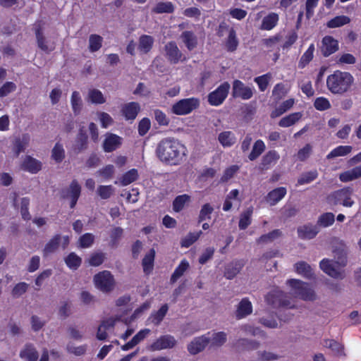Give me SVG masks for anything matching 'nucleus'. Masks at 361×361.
Listing matches in <instances>:
<instances>
[{
	"label": "nucleus",
	"mask_w": 361,
	"mask_h": 361,
	"mask_svg": "<svg viewBox=\"0 0 361 361\" xmlns=\"http://www.w3.org/2000/svg\"><path fill=\"white\" fill-rule=\"evenodd\" d=\"M319 232V230L317 227V224L313 225L312 224H308L298 228V237L304 240H310L314 238Z\"/></svg>",
	"instance_id": "obj_18"
},
{
	"label": "nucleus",
	"mask_w": 361,
	"mask_h": 361,
	"mask_svg": "<svg viewBox=\"0 0 361 361\" xmlns=\"http://www.w3.org/2000/svg\"><path fill=\"white\" fill-rule=\"evenodd\" d=\"M252 207H248L240 216L238 227L240 230L246 229L252 223Z\"/></svg>",
	"instance_id": "obj_36"
},
{
	"label": "nucleus",
	"mask_w": 361,
	"mask_h": 361,
	"mask_svg": "<svg viewBox=\"0 0 361 361\" xmlns=\"http://www.w3.org/2000/svg\"><path fill=\"white\" fill-rule=\"evenodd\" d=\"M302 117L300 112H295L283 117L279 122V126L282 128H287L294 125Z\"/></svg>",
	"instance_id": "obj_39"
},
{
	"label": "nucleus",
	"mask_w": 361,
	"mask_h": 361,
	"mask_svg": "<svg viewBox=\"0 0 361 361\" xmlns=\"http://www.w3.org/2000/svg\"><path fill=\"white\" fill-rule=\"evenodd\" d=\"M353 192V188L344 187L330 193L327 196V202L334 206L342 205L345 207H351L355 203L352 199Z\"/></svg>",
	"instance_id": "obj_3"
},
{
	"label": "nucleus",
	"mask_w": 361,
	"mask_h": 361,
	"mask_svg": "<svg viewBox=\"0 0 361 361\" xmlns=\"http://www.w3.org/2000/svg\"><path fill=\"white\" fill-rule=\"evenodd\" d=\"M281 234L282 232L279 229H274L267 234L262 235L259 238L257 239L256 242L258 244L272 242L277 238L280 237Z\"/></svg>",
	"instance_id": "obj_54"
},
{
	"label": "nucleus",
	"mask_w": 361,
	"mask_h": 361,
	"mask_svg": "<svg viewBox=\"0 0 361 361\" xmlns=\"http://www.w3.org/2000/svg\"><path fill=\"white\" fill-rule=\"evenodd\" d=\"M319 176L316 169L302 173L297 180V185L309 184L316 180Z\"/></svg>",
	"instance_id": "obj_38"
},
{
	"label": "nucleus",
	"mask_w": 361,
	"mask_h": 361,
	"mask_svg": "<svg viewBox=\"0 0 361 361\" xmlns=\"http://www.w3.org/2000/svg\"><path fill=\"white\" fill-rule=\"evenodd\" d=\"M239 41L236 36L235 30L232 27L229 30L228 38L226 41V48L228 51H235L238 47Z\"/></svg>",
	"instance_id": "obj_43"
},
{
	"label": "nucleus",
	"mask_w": 361,
	"mask_h": 361,
	"mask_svg": "<svg viewBox=\"0 0 361 361\" xmlns=\"http://www.w3.org/2000/svg\"><path fill=\"white\" fill-rule=\"evenodd\" d=\"M35 32L38 47L44 51H48L49 48L47 44L46 39L43 35L41 27L38 26L37 27H36Z\"/></svg>",
	"instance_id": "obj_58"
},
{
	"label": "nucleus",
	"mask_w": 361,
	"mask_h": 361,
	"mask_svg": "<svg viewBox=\"0 0 361 361\" xmlns=\"http://www.w3.org/2000/svg\"><path fill=\"white\" fill-rule=\"evenodd\" d=\"M314 45L311 44L302 55L298 62V68H304L312 60L314 56Z\"/></svg>",
	"instance_id": "obj_44"
},
{
	"label": "nucleus",
	"mask_w": 361,
	"mask_h": 361,
	"mask_svg": "<svg viewBox=\"0 0 361 361\" xmlns=\"http://www.w3.org/2000/svg\"><path fill=\"white\" fill-rule=\"evenodd\" d=\"M209 342V338L206 336L195 338L193 341L188 345V350L190 354L196 355L202 351Z\"/></svg>",
	"instance_id": "obj_15"
},
{
	"label": "nucleus",
	"mask_w": 361,
	"mask_h": 361,
	"mask_svg": "<svg viewBox=\"0 0 361 361\" xmlns=\"http://www.w3.org/2000/svg\"><path fill=\"white\" fill-rule=\"evenodd\" d=\"M361 177V165L339 174V180L342 183H348Z\"/></svg>",
	"instance_id": "obj_22"
},
{
	"label": "nucleus",
	"mask_w": 361,
	"mask_h": 361,
	"mask_svg": "<svg viewBox=\"0 0 361 361\" xmlns=\"http://www.w3.org/2000/svg\"><path fill=\"white\" fill-rule=\"evenodd\" d=\"M106 255L102 252H96L92 253L88 259V263L92 267H99L104 261Z\"/></svg>",
	"instance_id": "obj_60"
},
{
	"label": "nucleus",
	"mask_w": 361,
	"mask_h": 361,
	"mask_svg": "<svg viewBox=\"0 0 361 361\" xmlns=\"http://www.w3.org/2000/svg\"><path fill=\"white\" fill-rule=\"evenodd\" d=\"M279 159L280 155L276 150H269L262 157L261 164L263 169H268L271 165L275 164Z\"/></svg>",
	"instance_id": "obj_29"
},
{
	"label": "nucleus",
	"mask_w": 361,
	"mask_h": 361,
	"mask_svg": "<svg viewBox=\"0 0 361 361\" xmlns=\"http://www.w3.org/2000/svg\"><path fill=\"white\" fill-rule=\"evenodd\" d=\"M314 108L320 111H326L331 107L329 100L324 97H319L314 102Z\"/></svg>",
	"instance_id": "obj_59"
},
{
	"label": "nucleus",
	"mask_w": 361,
	"mask_h": 361,
	"mask_svg": "<svg viewBox=\"0 0 361 361\" xmlns=\"http://www.w3.org/2000/svg\"><path fill=\"white\" fill-rule=\"evenodd\" d=\"M271 76L270 73H266L262 75L256 77L254 81L257 84L258 87L261 92L267 90Z\"/></svg>",
	"instance_id": "obj_61"
},
{
	"label": "nucleus",
	"mask_w": 361,
	"mask_h": 361,
	"mask_svg": "<svg viewBox=\"0 0 361 361\" xmlns=\"http://www.w3.org/2000/svg\"><path fill=\"white\" fill-rule=\"evenodd\" d=\"M232 96L234 98L248 100L252 97L253 91L251 87L246 86L241 80L236 79L233 82Z\"/></svg>",
	"instance_id": "obj_9"
},
{
	"label": "nucleus",
	"mask_w": 361,
	"mask_h": 361,
	"mask_svg": "<svg viewBox=\"0 0 361 361\" xmlns=\"http://www.w3.org/2000/svg\"><path fill=\"white\" fill-rule=\"evenodd\" d=\"M183 42L189 51L193 50L197 46V37L192 31H184L180 35Z\"/></svg>",
	"instance_id": "obj_27"
},
{
	"label": "nucleus",
	"mask_w": 361,
	"mask_h": 361,
	"mask_svg": "<svg viewBox=\"0 0 361 361\" xmlns=\"http://www.w3.org/2000/svg\"><path fill=\"white\" fill-rule=\"evenodd\" d=\"M339 49L338 41L332 36L326 35L322 38L321 45V52L324 57L336 52Z\"/></svg>",
	"instance_id": "obj_12"
},
{
	"label": "nucleus",
	"mask_w": 361,
	"mask_h": 361,
	"mask_svg": "<svg viewBox=\"0 0 361 361\" xmlns=\"http://www.w3.org/2000/svg\"><path fill=\"white\" fill-rule=\"evenodd\" d=\"M243 260H233L225 267L224 276L227 279H233L244 267Z\"/></svg>",
	"instance_id": "obj_19"
},
{
	"label": "nucleus",
	"mask_w": 361,
	"mask_h": 361,
	"mask_svg": "<svg viewBox=\"0 0 361 361\" xmlns=\"http://www.w3.org/2000/svg\"><path fill=\"white\" fill-rule=\"evenodd\" d=\"M87 135L86 132L80 128L75 138V145H74V150L79 153L87 148Z\"/></svg>",
	"instance_id": "obj_24"
},
{
	"label": "nucleus",
	"mask_w": 361,
	"mask_h": 361,
	"mask_svg": "<svg viewBox=\"0 0 361 361\" xmlns=\"http://www.w3.org/2000/svg\"><path fill=\"white\" fill-rule=\"evenodd\" d=\"M42 164L40 161L30 155H26L20 164V169L32 174H36L41 171Z\"/></svg>",
	"instance_id": "obj_14"
},
{
	"label": "nucleus",
	"mask_w": 361,
	"mask_h": 361,
	"mask_svg": "<svg viewBox=\"0 0 361 361\" xmlns=\"http://www.w3.org/2000/svg\"><path fill=\"white\" fill-rule=\"evenodd\" d=\"M202 233V232L201 231L193 233L190 232L186 236L181 239L180 243L181 247L188 248L191 246L199 239Z\"/></svg>",
	"instance_id": "obj_47"
},
{
	"label": "nucleus",
	"mask_w": 361,
	"mask_h": 361,
	"mask_svg": "<svg viewBox=\"0 0 361 361\" xmlns=\"http://www.w3.org/2000/svg\"><path fill=\"white\" fill-rule=\"evenodd\" d=\"M94 282L96 287L103 293L112 291L115 286V279L109 271H102L95 274Z\"/></svg>",
	"instance_id": "obj_6"
},
{
	"label": "nucleus",
	"mask_w": 361,
	"mask_h": 361,
	"mask_svg": "<svg viewBox=\"0 0 361 361\" xmlns=\"http://www.w3.org/2000/svg\"><path fill=\"white\" fill-rule=\"evenodd\" d=\"M140 111V106L137 102H130L121 107L122 115L128 121H134Z\"/></svg>",
	"instance_id": "obj_16"
},
{
	"label": "nucleus",
	"mask_w": 361,
	"mask_h": 361,
	"mask_svg": "<svg viewBox=\"0 0 361 361\" xmlns=\"http://www.w3.org/2000/svg\"><path fill=\"white\" fill-rule=\"evenodd\" d=\"M176 340L170 334L163 335L154 341L149 346L152 351H159L164 349L173 348L176 345Z\"/></svg>",
	"instance_id": "obj_11"
},
{
	"label": "nucleus",
	"mask_w": 361,
	"mask_h": 361,
	"mask_svg": "<svg viewBox=\"0 0 361 361\" xmlns=\"http://www.w3.org/2000/svg\"><path fill=\"white\" fill-rule=\"evenodd\" d=\"M335 216L331 212H326L321 214L317 220V224L319 226L326 228L334 224Z\"/></svg>",
	"instance_id": "obj_49"
},
{
	"label": "nucleus",
	"mask_w": 361,
	"mask_h": 361,
	"mask_svg": "<svg viewBox=\"0 0 361 361\" xmlns=\"http://www.w3.org/2000/svg\"><path fill=\"white\" fill-rule=\"evenodd\" d=\"M20 357L27 361H37L39 354L32 344H26L24 349L20 352Z\"/></svg>",
	"instance_id": "obj_28"
},
{
	"label": "nucleus",
	"mask_w": 361,
	"mask_h": 361,
	"mask_svg": "<svg viewBox=\"0 0 361 361\" xmlns=\"http://www.w3.org/2000/svg\"><path fill=\"white\" fill-rule=\"evenodd\" d=\"M324 346L331 349V350L338 356L345 355L344 346L334 339L325 340Z\"/></svg>",
	"instance_id": "obj_48"
},
{
	"label": "nucleus",
	"mask_w": 361,
	"mask_h": 361,
	"mask_svg": "<svg viewBox=\"0 0 361 361\" xmlns=\"http://www.w3.org/2000/svg\"><path fill=\"white\" fill-rule=\"evenodd\" d=\"M231 85L228 82L221 83L215 90L208 94V102L210 105L218 106L223 104L228 97Z\"/></svg>",
	"instance_id": "obj_7"
},
{
	"label": "nucleus",
	"mask_w": 361,
	"mask_h": 361,
	"mask_svg": "<svg viewBox=\"0 0 361 361\" xmlns=\"http://www.w3.org/2000/svg\"><path fill=\"white\" fill-rule=\"evenodd\" d=\"M279 20L276 13H270L262 19L260 29L262 30H271L276 26Z\"/></svg>",
	"instance_id": "obj_23"
},
{
	"label": "nucleus",
	"mask_w": 361,
	"mask_h": 361,
	"mask_svg": "<svg viewBox=\"0 0 361 361\" xmlns=\"http://www.w3.org/2000/svg\"><path fill=\"white\" fill-rule=\"evenodd\" d=\"M61 240L60 234L54 235L45 245L43 252L44 255L54 252L59 247Z\"/></svg>",
	"instance_id": "obj_35"
},
{
	"label": "nucleus",
	"mask_w": 361,
	"mask_h": 361,
	"mask_svg": "<svg viewBox=\"0 0 361 361\" xmlns=\"http://www.w3.org/2000/svg\"><path fill=\"white\" fill-rule=\"evenodd\" d=\"M286 283L292 288L294 295L305 301H313L316 298V295L310 285L299 279H289Z\"/></svg>",
	"instance_id": "obj_4"
},
{
	"label": "nucleus",
	"mask_w": 361,
	"mask_h": 361,
	"mask_svg": "<svg viewBox=\"0 0 361 361\" xmlns=\"http://www.w3.org/2000/svg\"><path fill=\"white\" fill-rule=\"evenodd\" d=\"M164 51L167 60L171 64H177L180 61H184L186 59L185 56L182 59L183 55L174 41L166 43L164 46Z\"/></svg>",
	"instance_id": "obj_10"
},
{
	"label": "nucleus",
	"mask_w": 361,
	"mask_h": 361,
	"mask_svg": "<svg viewBox=\"0 0 361 361\" xmlns=\"http://www.w3.org/2000/svg\"><path fill=\"white\" fill-rule=\"evenodd\" d=\"M288 91L283 82L277 83L273 88L272 97L275 101L278 102L287 94Z\"/></svg>",
	"instance_id": "obj_55"
},
{
	"label": "nucleus",
	"mask_w": 361,
	"mask_h": 361,
	"mask_svg": "<svg viewBox=\"0 0 361 361\" xmlns=\"http://www.w3.org/2000/svg\"><path fill=\"white\" fill-rule=\"evenodd\" d=\"M174 6L171 1L159 2L152 9V12L157 14L172 13L174 11Z\"/></svg>",
	"instance_id": "obj_40"
},
{
	"label": "nucleus",
	"mask_w": 361,
	"mask_h": 361,
	"mask_svg": "<svg viewBox=\"0 0 361 361\" xmlns=\"http://www.w3.org/2000/svg\"><path fill=\"white\" fill-rule=\"evenodd\" d=\"M350 22L349 17L346 16H338L327 22V27L329 28L339 27Z\"/></svg>",
	"instance_id": "obj_52"
},
{
	"label": "nucleus",
	"mask_w": 361,
	"mask_h": 361,
	"mask_svg": "<svg viewBox=\"0 0 361 361\" xmlns=\"http://www.w3.org/2000/svg\"><path fill=\"white\" fill-rule=\"evenodd\" d=\"M169 310V306L167 304H164L161 306V307L157 310L153 312L149 317V320L155 326H158L161 324V322L164 319Z\"/></svg>",
	"instance_id": "obj_25"
},
{
	"label": "nucleus",
	"mask_w": 361,
	"mask_h": 361,
	"mask_svg": "<svg viewBox=\"0 0 361 361\" xmlns=\"http://www.w3.org/2000/svg\"><path fill=\"white\" fill-rule=\"evenodd\" d=\"M268 304L275 307L292 308L290 302L287 299L286 294L281 290H274L266 296Z\"/></svg>",
	"instance_id": "obj_8"
},
{
	"label": "nucleus",
	"mask_w": 361,
	"mask_h": 361,
	"mask_svg": "<svg viewBox=\"0 0 361 361\" xmlns=\"http://www.w3.org/2000/svg\"><path fill=\"white\" fill-rule=\"evenodd\" d=\"M213 212L214 208L209 203L203 204L198 216V223L200 224L207 219H210Z\"/></svg>",
	"instance_id": "obj_56"
},
{
	"label": "nucleus",
	"mask_w": 361,
	"mask_h": 361,
	"mask_svg": "<svg viewBox=\"0 0 361 361\" xmlns=\"http://www.w3.org/2000/svg\"><path fill=\"white\" fill-rule=\"evenodd\" d=\"M123 230L121 227H114L110 232V242L109 246L111 248H115L119 243V240L122 237Z\"/></svg>",
	"instance_id": "obj_51"
},
{
	"label": "nucleus",
	"mask_w": 361,
	"mask_h": 361,
	"mask_svg": "<svg viewBox=\"0 0 361 361\" xmlns=\"http://www.w3.org/2000/svg\"><path fill=\"white\" fill-rule=\"evenodd\" d=\"M353 147L350 145H340L333 149L327 155V159H332L338 157H343L352 152Z\"/></svg>",
	"instance_id": "obj_37"
},
{
	"label": "nucleus",
	"mask_w": 361,
	"mask_h": 361,
	"mask_svg": "<svg viewBox=\"0 0 361 361\" xmlns=\"http://www.w3.org/2000/svg\"><path fill=\"white\" fill-rule=\"evenodd\" d=\"M65 263L69 269L76 270L80 267L82 259L75 252H71L65 258Z\"/></svg>",
	"instance_id": "obj_46"
},
{
	"label": "nucleus",
	"mask_w": 361,
	"mask_h": 361,
	"mask_svg": "<svg viewBox=\"0 0 361 361\" xmlns=\"http://www.w3.org/2000/svg\"><path fill=\"white\" fill-rule=\"evenodd\" d=\"M155 257V251L154 249H151L148 253H147L142 259V265L143 271L145 274L148 275L151 274L154 267V261Z\"/></svg>",
	"instance_id": "obj_30"
},
{
	"label": "nucleus",
	"mask_w": 361,
	"mask_h": 361,
	"mask_svg": "<svg viewBox=\"0 0 361 361\" xmlns=\"http://www.w3.org/2000/svg\"><path fill=\"white\" fill-rule=\"evenodd\" d=\"M121 138L115 134L107 136L103 143V149L106 152H111L116 150L121 145Z\"/></svg>",
	"instance_id": "obj_21"
},
{
	"label": "nucleus",
	"mask_w": 361,
	"mask_h": 361,
	"mask_svg": "<svg viewBox=\"0 0 361 361\" xmlns=\"http://www.w3.org/2000/svg\"><path fill=\"white\" fill-rule=\"evenodd\" d=\"M154 118L159 126H169L170 120L164 111L157 109L154 111Z\"/></svg>",
	"instance_id": "obj_64"
},
{
	"label": "nucleus",
	"mask_w": 361,
	"mask_h": 361,
	"mask_svg": "<svg viewBox=\"0 0 361 361\" xmlns=\"http://www.w3.org/2000/svg\"><path fill=\"white\" fill-rule=\"evenodd\" d=\"M103 38L97 34H92L89 37V50L91 52H96L102 46Z\"/></svg>",
	"instance_id": "obj_50"
},
{
	"label": "nucleus",
	"mask_w": 361,
	"mask_h": 361,
	"mask_svg": "<svg viewBox=\"0 0 361 361\" xmlns=\"http://www.w3.org/2000/svg\"><path fill=\"white\" fill-rule=\"evenodd\" d=\"M190 196L188 194L178 195L173 201V209L176 212L182 211L186 203L190 201Z\"/></svg>",
	"instance_id": "obj_42"
},
{
	"label": "nucleus",
	"mask_w": 361,
	"mask_h": 361,
	"mask_svg": "<svg viewBox=\"0 0 361 361\" xmlns=\"http://www.w3.org/2000/svg\"><path fill=\"white\" fill-rule=\"evenodd\" d=\"M337 262L330 260L329 259H323L319 263L320 269L329 276L334 279H343V274L336 267Z\"/></svg>",
	"instance_id": "obj_13"
},
{
	"label": "nucleus",
	"mask_w": 361,
	"mask_h": 361,
	"mask_svg": "<svg viewBox=\"0 0 361 361\" xmlns=\"http://www.w3.org/2000/svg\"><path fill=\"white\" fill-rule=\"evenodd\" d=\"M187 152L186 147L173 137L162 139L156 149V154L160 161L174 166L183 161Z\"/></svg>",
	"instance_id": "obj_1"
},
{
	"label": "nucleus",
	"mask_w": 361,
	"mask_h": 361,
	"mask_svg": "<svg viewBox=\"0 0 361 361\" xmlns=\"http://www.w3.org/2000/svg\"><path fill=\"white\" fill-rule=\"evenodd\" d=\"M354 83L353 75L347 71L336 70L326 80L327 90L334 95H343L350 91Z\"/></svg>",
	"instance_id": "obj_2"
},
{
	"label": "nucleus",
	"mask_w": 361,
	"mask_h": 361,
	"mask_svg": "<svg viewBox=\"0 0 361 361\" xmlns=\"http://www.w3.org/2000/svg\"><path fill=\"white\" fill-rule=\"evenodd\" d=\"M87 99L94 104H102L106 102V98L103 93L99 90L95 88L89 90Z\"/></svg>",
	"instance_id": "obj_34"
},
{
	"label": "nucleus",
	"mask_w": 361,
	"mask_h": 361,
	"mask_svg": "<svg viewBox=\"0 0 361 361\" xmlns=\"http://www.w3.org/2000/svg\"><path fill=\"white\" fill-rule=\"evenodd\" d=\"M190 267L189 262L185 259L180 261V264L175 269L173 273L171 276L170 282L171 283H176L178 279L181 277Z\"/></svg>",
	"instance_id": "obj_33"
},
{
	"label": "nucleus",
	"mask_w": 361,
	"mask_h": 361,
	"mask_svg": "<svg viewBox=\"0 0 361 361\" xmlns=\"http://www.w3.org/2000/svg\"><path fill=\"white\" fill-rule=\"evenodd\" d=\"M200 99L196 97L181 99L171 106V113L177 116H185L191 114L200 107Z\"/></svg>",
	"instance_id": "obj_5"
},
{
	"label": "nucleus",
	"mask_w": 361,
	"mask_h": 361,
	"mask_svg": "<svg viewBox=\"0 0 361 361\" xmlns=\"http://www.w3.org/2000/svg\"><path fill=\"white\" fill-rule=\"evenodd\" d=\"M154 38L147 35H142L139 38L138 49L140 51L147 54L151 51L154 45Z\"/></svg>",
	"instance_id": "obj_31"
},
{
	"label": "nucleus",
	"mask_w": 361,
	"mask_h": 361,
	"mask_svg": "<svg viewBox=\"0 0 361 361\" xmlns=\"http://www.w3.org/2000/svg\"><path fill=\"white\" fill-rule=\"evenodd\" d=\"M51 157L57 163H61L65 158V151L63 145L57 142L51 151Z\"/></svg>",
	"instance_id": "obj_57"
},
{
	"label": "nucleus",
	"mask_w": 361,
	"mask_h": 361,
	"mask_svg": "<svg viewBox=\"0 0 361 361\" xmlns=\"http://www.w3.org/2000/svg\"><path fill=\"white\" fill-rule=\"evenodd\" d=\"M252 312V305L247 298H243L239 302L235 311V317L240 319L246 317Z\"/></svg>",
	"instance_id": "obj_20"
},
{
	"label": "nucleus",
	"mask_w": 361,
	"mask_h": 361,
	"mask_svg": "<svg viewBox=\"0 0 361 361\" xmlns=\"http://www.w3.org/2000/svg\"><path fill=\"white\" fill-rule=\"evenodd\" d=\"M71 104L74 114L76 116L80 114L82 107V102L80 94L78 91H73L72 92Z\"/></svg>",
	"instance_id": "obj_45"
},
{
	"label": "nucleus",
	"mask_w": 361,
	"mask_h": 361,
	"mask_svg": "<svg viewBox=\"0 0 361 361\" xmlns=\"http://www.w3.org/2000/svg\"><path fill=\"white\" fill-rule=\"evenodd\" d=\"M236 137L231 131H223L218 135V141L224 147H231L236 142Z\"/></svg>",
	"instance_id": "obj_26"
},
{
	"label": "nucleus",
	"mask_w": 361,
	"mask_h": 361,
	"mask_svg": "<svg viewBox=\"0 0 361 361\" xmlns=\"http://www.w3.org/2000/svg\"><path fill=\"white\" fill-rule=\"evenodd\" d=\"M295 269L298 274L302 275L304 277L312 279L314 278V274L311 267L305 262H298L295 264Z\"/></svg>",
	"instance_id": "obj_32"
},
{
	"label": "nucleus",
	"mask_w": 361,
	"mask_h": 361,
	"mask_svg": "<svg viewBox=\"0 0 361 361\" xmlns=\"http://www.w3.org/2000/svg\"><path fill=\"white\" fill-rule=\"evenodd\" d=\"M138 178V172L135 169H132L126 172L121 178V183L122 185H128Z\"/></svg>",
	"instance_id": "obj_53"
},
{
	"label": "nucleus",
	"mask_w": 361,
	"mask_h": 361,
	"mask_svg": "<svg viewBox=\"0 0 361 361\" xmlns=\"http://www.w3.org/2000/svg\"><path fill=\"white\" fill-rule=\"evenodd\" d=\"M266 146L263 140H257L253 145L252 151L248 155L250 161L256 160L265 150Z\"/></svg>",
	"instance_id": "obj_41"
},
{
	"label": "nucleus",
	"mask_w": 361,
	"mask_h": 361,
	"mask_svg": "<svg viewBox=\"0 0 361 361\" xmlns=\"http://www.w3.org/2000/svg\"><path fill=\"white\" fill-rule=\"evenodd\" d=\"M286 193L287 190L285 187H279L269 192L265 196V200L271 206H274L286 196Z\"/></svg>",
	"instance_id": "obj_17"
},
{
	"label": "nucleus",
	"mask_w": 361,
	"mask_h": 361,
	"mask_svg": "<svg viewBox=\"0 0 361 361\" xmlns=\"http://www.w3.org/2000/svg\"><path fill=\"white\" fill-rule=\"evenodd\" d=\"M94 241V236L90 233L82 235L79 238L80 245L82 248H87L92 246Z\"/></svg>",
	"instance_id": "obj_63"
},
{
	"label": "nucleus",
	"mask_w": 361,
	"mask_h": 361,
	"mask_svg": "<svg viewBox=\"0 0 361 361\" xmlns=\"http://www.w3.org/2000/svg\"><path fill=\"white\" fill-rule=\"evenodd\" d=\"M97 192L98 195L103 200H107L111 197V196L114 192V188L112 185H99L97 188Z\"/></svg>",
	"instance_id": "obj_62"
}]
</instances>
